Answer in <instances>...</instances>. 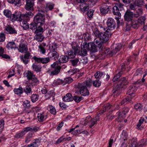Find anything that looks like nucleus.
<instances>
[{
    "mask_svg": "<svg viewBox=\"0 0 147 147\" xmlns=\"http://www.w3.org/2000/svg\"><path fill=\"white\" fill-rule=\"evenodd\" d=\"M111 35V32L109 30H107L104 33H102L99 38H96L94 40V43L96 44L97 47L100 48L104 43L107 42L109 40V37Z\"/></svg>",
    "mask_w": 147,
    "mask_h": 147,
    "instance_id": "nucleus-1",
    "label": "nucleus"
},
{
    "mask_svg": "<svg viewBox=\"0 0 147 147\" xmlns=\"http://www.w3.org/2000/svg\"><path fill=\"white\" fill-rule=\"evenodd\" d=\"M92 83V80L89 79L82 83H78L76 86L79 90L80 94L83 96H85L89 95V92L87 87H90Z\"/></svg>",
    "mask_w": 147,
    "mask_h": 147,
    "instance_id": "nucleus-2",
    "label": "nucleus"
},
{
    "mask_svg": "<svg viewBox=\"0 0 147 147\" xmlns=\"http://www.w3.org/2000/svg\"><path fill=\"white\" fill-rule=\"evenodd\" d=\"M128 83L127 80L125 78H121L118 83L117 85L113 90V95L114 97L119 95L121 93V90L124 86Z\"/></svg>",
    "mask_w": 147,
    "mask_h": 147,
    "instance_id": "nucleus-3",
    "label": "nucleus"
},
{
    "mask_svg": "<svg viewBox=\"0 0 147 147\" xmlns=\"http://www.w3.org/2000/svg\"><path fill=\"white\" fill-rule=\"evenodd\" d=\"M72 49L74 50L75 52L78 54L79 55L81 56H86L87 54V49L86 48H84H84H81L80 51H79V47L78 45L75 43L73 42L71 45Z\"/></svg>",
    "mask_w": 147,
    "mask_h": 147,
    "instance_id": "nucleus-4",
    "label": "nucleus"
},
{
    "mask_svg": "<svg viewBox=\"0 0 147 147\" xmlns=\"http://www.w3.org/2000/svg\"><path fill=\"white\" fill-rule=\"evenodd\" d=\"M147 145V138L140 141L137 144L136 139H133L128 147H142Z\"/></svg>",
    "mask_w": 147,
    "mask_h": 147,
    "instance_id": "nucleus-5",
    "label": "nucleus"
},
{
    "mask_svg": "<svg viewBox=\"0 0 147 147\" xmlns=\"http://www.w3.org/2000/svg\"><path fill=\"white\" fill-rule=\"evenodd\" d=\"M99 119L98 116H97L92 119L90 116H88L86 117L85 121L84 124L85 125H86L88 124L90 127L91 128L96 123L97 121L99 120Z\"/></svg>",
    "mask_w": 147,
    "mask_h": 147,
    "instance_id": "nucleus-6",
    "label": "nucleus"
},
{
    "mask_svg": "<svg viewBox=\"0 0 147 147\" xmlns=\"http://www.w3.org/2000/svg\"><path fill=\"white\" fill-rule=\"evenodd\" d=\"M45 17L42 14L39 13L34 18V22L38 25H43L45 23Z\"/></svg>",
    "mask_w": 147,
    "mask_h": 147,
    "instance_id": "nucleus-7",
    "label": "nucleus"
},
{
    "mask_svg": "<svg viewBox=\"0 0 147 147\" xmlns=\"http://www.w3.org/2000/svg\"><path fill=\"white\" fill-rule=\"evenodd\" d=\"M139 86L140 84L138 82H136L130 86L127 90V92L129 93V95L131 96L133 94H134Z\"/></svg>",
    "mask_w": 147,
    "mask_h": 147,
    "instance_id": "nucleus-8",
    "label": "nucleus"
},
{
    "mask_svg": "<svg viewBox=\"0 0 147 147\" xmlns=\"http://www.w3.org/2000/svg\"><path fill=\"white\" fill-rule=\"evenodd\" d=\"M52 68V71L51 72V74L52 75H57L60 71V70L61 68L60 66L58 65L57 63L55 62L51 65Z\"/></svg>",
    "mask_w": 147,
    "mask_h": 147,
    "instance_id": "nucleus-9",
    "label": "nucleus"
},
{
    "mask_svg": "<svg viewBox=\"0 0 147 147\" xmlns=\"http://www.w3.org/2000/svg\"><path fill=\"white\" fill-rule=\"evenodd\" d=\"M134 15L133 13L131 12L129 10H127L125 12L124 15L125 20L130 22L133 20Z\"/></svg>",
    "mask_w": 147,
    "mask_h": 147,
    "instance_id": "nucleus-10",
    "label": "nucleus"
},
{
    "mask_svg": "<svg viewBox=\"0 0 147 147\" xmlns=\"http://www.w3.org/2000/svg\"><path fill=\"white\" fill-rule=\"evenodd\" d=\"M19 52L22 53H26L28 51V47L26 43L25 42H21L17 48Z\"/></svg>",
    "mask_w": 147,
    "mask_h": 147,
    "instance_id": "nucleus-11",
    "label": "nucleus"
},
{
    "mask_svg": "<svg viewBox=\"0 0 147 147\" xmlns=\"http://www.w3.org/2000/svg\"><path fill=\"white\" fill-rule=\"evenodd\" d=\"M95 43H90L86 44L84 45V47L86 48L87 49H88L92 52H96L97 51V49Z\"/></svg>",
    "mask_w": 147,
    "mask_h": 147,
    "instance_id": "nucleus-12",
    "label": "nucleus"
},
{
    "mask_svg": "<svg viewBox=\"0 0 147 147\" xmlns=\"http://www.w3.org/2000/svg\"><path fill=\"white\" fill-rule=\"evenodd\" d=\"M115 22L114 20L111 18H109L107 20V25L108 29L107 30H113L115 27Z\"/></svg>",
    "mask_w": 147,
    "mask_h": 147,
    "instance_id": "nucleus-13",
    "label": "nucleus"
},
{
    "mask_svg": "<svg viewBox=\"0 0 147 147\" xmlns=\"http://www.w3.org/2000/svg\"><path fill=\"white\" fill-rule=\"evenodd\" d=\"M11 19L12 21H20L22 18V14L20 12H16L15 13L12 14Z\"/></svg>",
    "mask_w": 147,
    "mask_h": 147,
    "instance_id": "nucleus-14",
    "label": "nucleus"
},
{
    "mask_svg": "<svg viewBox=\"0 0 147 147\" xmlns=\"http://www.w3.org/2000/svg\"><path fill=\"white\" fill-rule=\"evenodd\" d=\"M113 55L112 51H110L109 49H105L101 54L100 57H101L102 59H104L105 57L108 55L109 56H111Z\"/></svg>",
    "mask_w": 147,
    "mask_h": 147,
    "instance_id": "nucleus-15",
    "label": "nucleus"
},
{
    "mask_svg": "<svg viewBox=\"0 0 147 147\" xmlns=\"http://www.w3.org/2000/svg\"><path fill=\"white\" fill-rule=\"evenodd\" d=\"M31 57L30 54L28 53H26L24 56H20V59L24 64H26L28 62V59L30 58Z\"/></svg>",
    "mask_w": 147,
    "mask_h": 147,
    "instance_id": "nucleus-16",
    "label": "nucleus"
},
{
    "mask_svg": "<svg viewBox=\"0 0 147 147\" xmlns=\"http://www.w3.org/2000/svg\"><path fill=\"white\" fill-rule=\"evenodd\" d=\"M47 115L44 113H38L37 115V118L38 121L40 122H42L46 120L47 118Z\"/></svg>",
    "mask_w": 147,
    "mask_h": 147,
    "instance_id": "nucleus-17",
    "label": "nucleus"
},
{
    "mask_svg": "<svg viewBox=\"0 0 147 147\" xmlns=\"http://www.w3.org/2000/svg\"><path fill=\"white\" fill-rule=\"evenodd\" d=\"M5 30L8 34H16L17 33V31L10 25H8L6 26Z\"/></svg>",
    "mask_w": 147,
    "mask_h": 147,
    "instance_id": "nucleus-18",
    "label": "nucleus"
},
{
    "mask_svg": "<svg viewBox=\"0 0 147 147\" xmlns=\"http://www.w3.org/2000/svg\"><path fill=\"white\" fill-rule=\"evenodd\" d=\"M110 9V7L107 4H103L100 8L101 12L102 14H105L108 13Z\"/></svg>",
    "mask_w": 147,
    "mask_h": 147,
    "instance_id": "nucleus-19",
    "label": "nucleus"
},
{
    "mask_svg": "<svg viewBox=\"0 0 147 147\" xmlns=\"http://www.w3.org/2000/svg\"><path fill=\"white\" fill-rule=\"evenodd\" d=\"M54 4L52 3H48L46 4V6L42 11H41L42 12L45 11H48L52 10L53 8Z\"/></svg>",
    "mask_w": 147,
    "mask_h": 147,
    "instance_id": "nucleus-20",
    "label": "nucleus"
},
{
    "mask_svg": "<svg viewBox=\"0 0 147 147\" xmlns=\"http://www.w3.org/2000/svg\"><path fill=\"white\" fill-rule=\"evenodd\" d=\"M122 47V45L119 43L113 45V49L112 51L113 55L115 54L118 51H119Z\"/></svg>",
    "mask_w": 147,
    "mask_h": 147,
    "instance_id": "nucleus-21",
    "label": "nucleus"
},
{
    "mask_svg": "<svg viewBox=\"0 0 147 147\" xmlns=\"http://www.w3.org/2000/svg\"><path fill=\"white\" fill-rule=\"evenodd\" d=\"M122 47V45L119 43L113 45V49L112 51L113 55L115 54L118 51H119Z\"/></svg>",
    "mask_w": 147,
    "mask_h": 147,
    "instance_id": "nucleus-22",
    "label": "nucleus"
},
{
    "mask_svg": "<svg viewBox=\"0 0 147 147\" xmlns=\"http://www.w3.org/2000/svg\"><path fill=\"white\" fill-rule=\"evenodd\" d=\"M63 100L64 102H70L73 100V98L70 93H68L64 96Z\"/></svg>",
    "mask_w": 147,
    "mask_h": 147,
    "instance_id": "nucleus-23",
    "label": "nucleus"
},
{
    "mask_svg": "<svg viewBox=\"0 0 147 147\" xmlns=\"http://www.w3.org/2000/svg\"><path fill=\"white\" fill-rule=\"evenodd\" d=\"M80 11L84 13L88 10L89 6L88 4L84 3L80 5Z\"/></svg>",
    "mask_w": 147,
    "mask_h": 147,
    "instance_id": "nucleus-24",
    "label": "nucleus"
},
{
    "mask_svg": "<svg viewBox=\"0 0 147 147\" xmlns=\"http://www.w3.org/2000/svg\"><path fill=\"white\" fill-rule=\"evenodd\" d=\"M129 23L132 28L134 29H137L139 27V24L137 20L133 19Z\"/></svg>",
    "mask_w": 147,
    "mask_h": 147,
    "instance_id": "nucleus-25",
    "label": "nucleus"
},
{
    "mask_svg": "<svg viewBox=\"0 0 147 147\" xmlns=\"http://www.w3.org/2000/svg\"><path fill=\"white\" fill-rule=\"evenodd\" d=\"M129 111V109L128 108H125L123 109L122 113L123 115L121 114L120 113H119V118H121L123 119H124L125 117V115Z\"/></svg>",
    "mask_w": 147,
    "mask_h": 147,
    "instance_id": "nucleus-26",
    "label": "nucleus"
},
{
    "mask_svg": "<svg viewBox=\"0 0 147 147\" xmlns=\"http://www.w3.org/2000/svg\"><path fill=\"white\" fill-rule=\"evenodd\" d=\"M30 80H31V81H30L29 82L32 86L37 85L39 84V80L35 77V76H34Z\"/></svg>",
    "mask_w": 147,
    "mask_h": 147,
    "instance_id": "nucleus-27",
    "label": "nucleus"
},
{
    "mask_svg": "<svg viewBox=\"0 0 147 147\" xmlns=\"http://www.w3.org/2000/svg\"><path fill=\"white\" fill-rule=\"evenodd\" d=\"M68 59V57L67 56L61 55L59 59V62L61 63H65L67 62Z\"/></svg>",
    "mask_w": 147,
    "mask_h": 147,
    "instance_id": "nucleus-28",
    "label": "nucleus"
},
{
    "mask_svg": "<svg viewBox=\"0 0 147 147\" xmlns=\"http://www.w3.org/2000/svg\"><path fill=\"white\" fill-rule=\"evenodd\" d=\"M34 38L36 40L42 42L44 39V37L41 33H35Z\"/></svg>",
    "mask_w": 147,
    "mask_h": 147,
    "instance_id": "nucleus-29",
    "label": "nucleus"
},
{
    "mask_svg": "<svg viewBox=\"0 0 147 147\" xmlns=\"http://www.w3.org/2000/svg\"><path fill=\"white\" fill-rule=\"evenodd\" d=\"M20 22L21 26L24 30H26L29 28V26L26 21L22 19Z\"/></svg>",
    "mask_w": 147,
    "mask_h": 147,
    "instance_id": "nucleus-30",
    "label": "nucleus"
},
{
    "mask_svg": "<svg viewBox=\"0 0 147 147\" xmlns=\"http://www.w3.org/2000/svg\"><path fill=\"white\" fill-rule=\"evenodd\" d=\"M113 12L114 15H117L119 17L120 16L121 13L119 12V9L116 5L113 7Z\"/></svg>",
    "mask_w": 147,
    "mask_h": 147,
    "instance_id": "nucleus-31",
    "label": "nucleus"
},
{
    "mask_svg": "<svg viewBox=\"0 0 147 147\" xmlns=\"http://www.w3.org/2000/svg\"><path fill=\"white\" fill-rule=\"evenodd\" d=\"M38 51L41 54H44L46 52V48L42 45H40L38 47Z\"/></svg>",
    "mask_w": 147,
    "mask_h": 147,
    "instance_id": "nucleus-32",
    "label": "nucleus"
},
{
    "mask_svg": "<svg viewBox=\"0 0 147 147\" xmlns=\"http://www.w3.org/2000/svg\"><path fill=\"white\" fill-rule=\"evenodd\" d=\"M32 67L34 70L36 72H40L41 71V67L40 66L37 65L35 64H33Z\"/></svg>",
    "mask_w": 147,
    "mask_h": 147,
    "instance_id": "nucleus-33",
    "label": "nucleus"
},
{
    "mask_svg": "<svg viewBox=\"0 0 147 147\" xmlns=\"http://www.w3.org/2000/svg\"><path fill=\"white\" fill-rule=\"evenodd\" d=\"M3 13L6 17L11 18L12 14H11V12L10 10L7 9H5L3 11Z\"/></svg>",
    "mask_w": 147,
    "mask_h": 147,
    "instance_id": "nucleus-34",
    "label": "nucleus"
},
{
    "mask_svg": "<svg viewBox=\"0 0 147 147\" xmlns=\"http://www.w3.org/2000/svg\"><path fill=\"white\" fill-rule=\"evenodd\" d=\"M13 91L15 94L18 95H20L23 92V89L21 87H19L18 88H15Z\"/></svg>",
    "mask_w": 147,
    "mask_h": 147,
    "instance_id": "nucleus-35",
    "label": "nucleus"
},
{
    "mask_svg": "<svg viewBox=\"0 0 147 147\" xmlns=\"http://www.w3.org/2000/svg\"><path fill=\"white\" fill-rule=\"evenodd\" d=\"M79 69L76 68L71 69L68 71V74L71 76L76 73L79 72Z\"/></svg>",
    "mask_w": 147,
    "mask_h": 147,
    "instance_id": "nucleus-36",
    "label": "nucleus"
},
{
    "mask_svg": "<svg viewBox=\"0 0 147 147\" xmlns=\"http://www.w3.org/2000/svg\"><path fill=\"white\" fill-rule=\"evenodd\" d=\"M92 31H93V33L92 34V35L95 37H98V38H99L100 35L102 33V32H100L96 28H95L94 30H92Z\"/></svg>",
    "mask_w": 147,
    "mask_h": 147,
    "instance_id": "nucleus-37",
    "label": "nucleus"
},
{
    "mask_svg": "<svg viewBox=\"0 0 147 147\" xmlns=\"http://www.w3.org/2000/svg\"><path fill=\"white\" fill-rule=\"evenodd\" d=\"M39 96L36 94H33L30 97L31 101L33 103L35 102L38 100L39 98Z\"/></svg>",
    "mask_w": 147,
    "mask_h": 147,
    "instance_id": "nucleus-38",
    "label": "nucleus"
},
{
    "mask_svg": "<svg viewBox=\"0 0 147 147\" xmlns=\"http://www.w3.org/2000/svg\"><path fill=\"white\" fill-rule=\"evenodd\" d=\"M23 105L24 107V109L25 110L26 109H29L30 107V101L28 100H25L23 102Z\"/></svg>",
    "mask_w": 147,
    "mask_h": 147,
    "instance_id": "nucleus-39",
    "label": "nucleus"
},
{
    "mask_svg": "<svg viewBox=\"0 0 147 147\" xmlns=\"http://www.w3.org/2000/svg\"><path fill=\"white\" fill-rule=\"evenodd\" d=\"M24 92L27 95L31 93L32 91L30 86L29 85H27L24 89Z\"/></svg>",
    "mask_w": 147,
    "mask_h": 147,
    "instance_id": "nucleus-40",
    "label": "nucleus"
},
{
    "mask_svg": "<svg viewBox=\"0 0 147 147\" xmlns=\"http://www.w3.org/2000/svg\"><path fill=\"white\" fill-rule=\"evenodd\" d=\"M43 25H40L37 24V28L35 31V33H40V32H43L44 31V30L41 26Z\"/></svg>",
    "mask_w": 147,
    "mask_h": 147,
    "instance_id": "nucleus-41",
    "label": "nucleus"
},
{
    "mask_svg": "<svg viewBox=\"0 0 147 147\" xmlns=\"http://www.w3.org/2000/svg\"><path fill=\"white\" fill-rule=\"evenodd\" d=\"M142 105L140 103H138L134 106V108L137 111H140L142 109Z\"/></svg>",
    "mask_w": 147,
    "mask_h": 147,
    "instance_id": "nucleus-42",
    "label": "nucleus"
},
{
    "mask_svg": "<svg viewBox=\"0 0 147 147\" xmlns=\"http://www.w3.org/2000/svg\"><path fill=\"white\" fill-rule=\"evenodd\" d=\"M8 49H17L18 47H16L15 43L13 42H10L7 44Z\"/></svg>",
    "mask_w": 147,
    "mask_h": 147,
    "instance_id": "nucleus-43",
    "label": "nucleus"
},
{
    "mask_svg": "<svg viewBox=\"0 0 147 147\" xmlns=\"http://www.w3.org/2000/svg\"><path fill=\"white\" fill-rule=\"evenodd\" d=\"M26 76L27 79L30 81V80L35 76L33 75L31 72L28 71L26 73Z\"/></svg>",
    "mask_w": 147,
    "mask_h": 147,
    "instance_id": "nucleus-44",
    "label": "nucleus"
},
{
    "mask_svg": "<svg viewBox=\"0 0 147 147\" xmlns=\"http://www.w3.org/2000/svg\"><path fill=\"white\" fill-rule=\"evenodd\" d=\"M103 73L102 72L98 71L94 74V76L96 79H100L103 76Z\"/></svg>",
    "mask_w": 147,
    "mask_h": 147,
    "instance_id": "nucleus-45",
    "label": "nucleus"
},
{
    "mask_svg": "<svg viewBox=\"0 0 147 147\" xmlns=\"http://www.w3.org/2000/svg\"><path fill=\"white\" fill-rule=\"evenodd\" d=\"M55 95V94L53 91L52 90L47 93L45 96L47 99H49L50 98L51 96H54Z\"/></svg>",
    "mask_w": 147,
    "mask_h": 147,
    "instance_id": "nucleus-46",
    "label": "nucleus"
},
{
    "mask_svg": "<svg viewBox=\"0 0 147 147\" xmlns=\"http://www.w3.org/2000/svg\"><path fill=\"white\" fill-rule=\"evenodd\" d=\"M34 6V5H32L30 4H28L26 3L25 6V8L28 11H32L33 10Z\"/></svg>",
    "mask_w": 147,
    "mask_h": 147,
    "instance_id": "nucleus-47",
    "label": "nucleus"
},
{
    "mask_svg": "<svg viewBox=\"0 0 147 147\" xmlns=\"http://www.w3.org/2000/svg\"><path fill=\"white\" fill-rule=\"evenodd\" d=\"M145 20V17L144 16H142L140 17L137 20L139 24L143 25L144 24Z\"/></svg>",
    "mask_w": 147,
    "mask_h": 147,
    "instance_id": "nucleus-48",
    "label": "nucleus"
},
{
    "mask_svg": "<svg viewBox=\"0 0 147 147\" xmlns=\"http://www.w3.org/2000/svg\"><path fill=\"white\" fill-rule=\"evenodd\" d=\"M49 109L51 113L53 115H55L56 113V110L55 108L49 105Z\"/></svg>",
    "mask_w": 147,
    "mask_h": 147,
    "instance_id": "nucleus-49",
    "label": "nucleus"
},
{
    "mask_svg": "<svg viewBox=\"0 0 147 147\" xmlns=\"http://www.w3.org/2000/svg\"><path fill=\"white\" fill-rule=\"evenodd\" d=\"M145 118L146 119H147V117L146 116H144L141 117L140 119L139 120L138 123L137 125L138 127H140L141 125L142 124L144 121Z\"/></svg>",
    "mask_w": 147,
    "mask_h": 147,
    "instance_id": "nucleus-50",
    "label": "nucleus"
},
{
    "mask_svg": "<svg viewBox=\"0 0 147 147\" xmlns=\"http://www.w3.org/2000/svg\"><path fill=\"white\" fill-rule=\"evenodd\" d=\"M7 1L10 3L14 4L15 5L20 3V0H7Z\"/></svg>",
    "mask_w": 147,
    "mask_h": 147,
    "instance_id": "nucleus-51",
    "label": "nucleus"
},
{
    "mask_svg": "<svg viewBox=\"0 0 147 147\" xmlns=\"http://www.w3.org/2000/svg\"><path fill=\"white\" fill-rule=\"evenodd\" d=\"M59 54L57 52L55 51H53L51 53V58H54L55 60L58 59L59 57Z\"/></svg>",
    "mask_w": 147,
    "mask_h": 147,
    "instance_id": "nucleus-52",
    "label": "nucleus"
},
{
    "mask_svg": "<svg viewBox=\"0 0 147 147\" xmlns=\"http://www.w3.org/2000/svg\"><path fill=\"white\" fill-rule=\"evenodd\" d=\"M35 141V142L30 144L28 145L27 146H24L23 147H38V142L36 140Z\"/></svg>",
    "mask_w": 147,
    "mask_h": 147,
    "instance_id": "nucleus-53",
    "label": "nucleus"
},
{
    "mask_svg": "<svg viewBox=\"0 0 147 147\" xmlns=\"http://www.w3.org/2000/svg\"><path fill=\"white\" fill-rule=\"evenodd\" d=\"M144 3V0H137L135 2V5L138 6L143 5Z\"/></svg>",
    "mask_w": 147,
    "mask_h": 147,
    "instance_id": "nucleus-54",
    "label": "nucleus"
},
{
    "mask_svg": "<svg viewBox=\"0 0 147 147\" xmlns=\"http://www.w3.org/2000/svg\"><path fill=\"white\" fill-rule=\"evenodd\" d=\"M50 61V59L49 57L45 58L42 57V63L45 64L48 63Z\"/></svg>",
    "mask_w": 147,
    "mask_h": 147,
    "instance_id": "nucleus-55",
    "label": "nucleus"
},
{
    "mask_svg": "<svg viewBox=\"0 0 147 147\" xmlns=\"http://www.w3.org/2000/svg\"><path fill=\"white\" fill-rule=\"evenodd\" d=\"M76 54H78V53H76L75 51L74 52H73L72 51H70L68 53V59L74 58L75 57Z\"/></svg>",
    "mask_w": 147,
    "mask_h": 147,
    "instance_id": "nucleus-56",
    "label": "nucleus"
},
{
    "mask_svg": "<svg viewBox=\"0 0 147 147\" xmlns=\"http://www.w3.org/2000/svg\"><path fill=\"white\" fill-rule=\"evenodd\" d=\"M37 27V24L34 22L30 24V28L31 30H33L36 29Z\"/></svg>",
    "mask_w": 147,
    "mask_h": 147,
    "instance_id": "nucleus-57",
    "label": "nucleus"
},
{
    "mask_svg": "<svg viewBox=\"0 0 147 147\" xmlns=\"http://www.w3.org/2000/svg\"><path fill=\"white\" fill-rule=\"evenodd\" d=\"M93 84L94 86L98 87L100 86L101 82L99 80H95L93 82Z\"/></svg>",
    "mask_w": 147,
    "mask_h": 147,
    "instance_id": "nucleus-58",
    "label": "nucleus"
},
{
    "mask_svg": "<svg viewBox=\"0 0 147 147\" xmlns=\"http://www.w3.org/2000/svg\"><path fill=\"white\" fill-rule=\"evenodd\" d=\"M4 120L2 119L0 120V132H1L4 128Z\"/></svg>",
    "mask_w": 147,
    "mask_h": 147,
    "instance_id": "nucleus-59",
    "label": "nucleus"
},
{
    "mask_svg": "<svg viewBox=\"0 0 147 147\" xmlns=\"http://www.w3.org/2000/svg\"><path fill=\"white\" fill-rule=\"evenodd\" d=\"M73 98L74 100L76 102H80L83 98L82 97H79L78 96H74Z\"/></svg>",
    "mask_w": 147,
    "mask_h": 147,
    "instance_id": "nucleus-60",
    "label": "nucleus"
},
{
    "mask_svg": "<svg viewBox=\"0 0 147 147\" xmlns=\"http://www.w3.org/2000/svg\"><path fill=\"white\" fill-rule=\"evenodd\" d=\"M26 134L24 131H22L21 132L15 135V137L17 138H20L22 137Z\"/></svg>",
    "mask_w": 147,
    "mask_h": 147,
    "instance_id": "nucleus-61",
    "label": "nucleus"
},
{
    "mask_svg": "<svg viewBox=\"0 0 147 147\" xmlns=\"http://www.w3.org/2000/svg\"><path fill=\"white\" fill-rule=\"evenodd\" d=\"M32 59L36 62L38 63H42V57H38L36 56H34Z\"/></svg>",
    "mask_w": 147,
    "mask_h": 147,
    "instance_id": "nucleus-62",
    "label": "nucleus"
},
{
    "mask_svg": "<svg viewBox=\"0 0 147 147\" xmlns=\"http://www.w3.org/2000/svg\"><path fill=\"white\" fill-rule=\"evenodd\" d=\"M121 71L119 73L115 76L113 79V81L114 82H115V81L117 80L120 77V76L121 74Z\"/></svg>",
    "mask_w": 147,
    "mask_h": 147,
    "instance_id": "nucleus-63",
    "label": "nucleus"
},
{
    "mask_svg": "<svg viewBox=\"0 0 147 147\" xmlns=\"http://www.w3.org/2000/svg\"><path fill=\"white\" fill-rule=\"evenodd\" d=\"M130 100L128 98H127L124 99L121 102V105L127 104L129 102H130Z\"/></svg>",
    "mask_w": 147,
    "mask_h": 147,
    "instance_id": "nucleus-64",
    "label": "nucleus"
}]
</instances>
